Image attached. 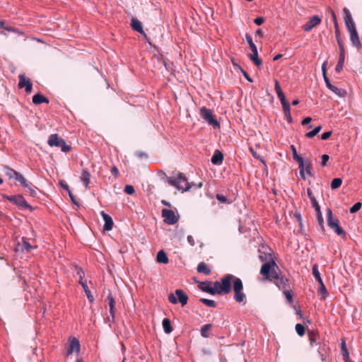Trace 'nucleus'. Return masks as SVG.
<instances>
[{
  "mask_svg": "<svg viewBox=\"0 0 362 362\" xmlns=\"http://www.w3.org/2000/svg\"><path fill=\"white\" fill-rule=\"evenodd\" d=\"M233 281V288L234 291V299L242 303L245 298V294L243 292V285L240 278L235 277L232 274H226L221 279V290L223 294H228L231 291V283Z\"/></svg>",
  "mask_w": 362,
  "mask_h": 362,
  "instance_id": "obj_1",
  "label": "nucleus"
},
{
  "mask_svg": "<svg viewBox=\"0 0 362 362\" xmlns=\"http://www.w3.org/2000/svg\"><path fill=\"white\" fill-rule=\"evenodd\" d=\"M167 181L170 185L175 187L182 192H187L191 188V185L182 173H180L177 177H167Z\"/></svg>",
  "mask_w": 362,
  "mask_h": 362,
  "instance_id": "obj_2",
  "label": "nucleus"
},
{
  "mask_svg": "<svg viewBox=\"0 0 362 362\" xmlns=\"http://www.w3.org/2000/svg\"><path fill=\"white\" fill-rule=\"evenodd\" d=\"M276 267V262L271 259L269 262L262 264L260 270V273L265 277V279L274 278L279 279L277 274L272 271V269Z\"/></svg>",
  "mask_w": 362,
  "mask_h": 362,
  "instance_id": "obj_3",
  "label": "nucleus"
},
{
  "mask_svg": "<svg viewBox=\"0 0 362 362\" xmlns=\"http://www.w3.org/2000/svg\"><path fill=\"white\" fill-rule=\"evenodd\" d=\"M48 144L50 146H57L61 148L62 151L66 153L70 151V146L67 145L65 141L58 136L57 134H52L48 140Z\"/></svg>",
  "mask_w": 362,
  "mask_h": 362,
  "instance_id": "obj_4",
  "label": "nucleus"
},
{
  "mask_svg": "<svg viewBox=\"0 0 362 362\" xmlns=\"http://www.w3.org/2000/svg\"><path fill=\"white\" fill-rule=\"evenodd\" d=\"M327 224L338 235H345L344 230L339 225L338 219L333 218L330 209H327Z\"/></svg>",
  "mask_w": 362,
  "mask_h": 362,
  "instance_id": "obj_5",
  "label": "nucleus"
},
{
  "mask_svg": "<svg viewBox=\"0 0 362 362\" xmlns=\"http://www.w3.org/2000/svg\"><path fill=\"white\" fill-rule=\"evenodd\" d=\"M200 115L209 125L213 126L214 128L219 127V123L214 119L212 112L210 109L202 107L200 109Z\"/></svg>",
  "mask_w": 362,
  "mask_h": 362,
  "instance_id": "obj_6",
  "label": "nucleus"
},
{
  "mask_svg": "<svg viewBox=\"0 0 362 362\" xmlns=\"http://www.w3.org/2000/svg\"><path fill=\"white\" fill-rule=\"evenodd\" d=\"M175 295L177 298L175 296L174 294H170L168 296L169 301L173 304H176L177 302L180 303L182 306L185 305L187 303L188 296L184 293V291L181 289H177L175 291Z\"/></svg>",
  "mask_w": 362,
  "mask_h": 362,
  "instance_id": "obj_7",
  "label": "nucleus"
},
{
  "mask_svg": "<svg viewBox=\"0 0 362 362\" xmlns=\"http://www.w3.org/2000/svg\"><path fill=\"white\" fill-rule=\"evenodd\" d=\"M162 216L164 218V222L169 225H173L178 221L175 212L171 209H163L162 210Z\"/></svg>",
  "mask_w": 362,
  "mask_h": 362,
  "instance_id": "obj_8",
  "label": "nucleus"
},
{
  "mask_svg": "<svg viewBox=\"0 0 362 362\" xmlns=\"http://www.w3.org/2000/svg\"><path fill=\"white\" fill-rule=\"evenodd\" d=\"M6 198L8 201L18 205L21 209L30 208V205L27 203V202L25 201V199L23 198V197L22 195L18 194V195L6 196Z\"/></svg>",
  "mask_w": 362,
  "mask_h": 362,
  "instance_id": "obj_9",
  "label": "nucleus"
},
{
  "mask_svg": "<svg viewBox=\"0 0 362 362\" xmlns=\"http://www.w3.org/2000/svg\"><path fill=\"white\" fill-rule=\"evenodd\" d=\"M344 12L345 14L344 15V21H345V24H346V26L349 32L351 30H356V28L355 25V23L352 18L351 14L350 11H349V9L346 8H344Z\"/></svg>",
  "mask_w": 362,
  "mask_h": 362,
  "instance_id": "obj_10",
  "label": "nucleus"
},
{
  "mask_svg": "<svg viewBox=\"0 0 362 362\" xmlns=\"http://www.w3.org/2000/svg\"><path fill=\"white\" fill-rule=\"evenodd\" d=\"M80 351V343L79 341L74 337L69 339V346L66 351V354L70 355L74 352L79 353Z\"/></svg>",
  "mask_w": 362,
  "mask_h": 362,
  "instance_id": "obj_11",
  "label": "nucleus"
},
{
  "mask_svg": "<svg viewBox=\"0 0 362 362\" xmlns=\"http://www.w3.org/2000/svg\"><path fill=\"white\" fill-rule=\"evenodd\" d=\"M325 82L326 83V86L330 90H332L333 93H334L336 95H337L339 97H344L346 92L345 90L344 89H341V88H339L334 86H333V84H331L328 77L327 76H325Z\"/></svg>",
  "mask_w": 362,
  "mask_h": 362,
  "instance_id": "obj_12",
  "label": "nucleus"
},
{
  "mask_svg": "<svg viewBox=\"0 0 362 362\" xmlns=\"http://www.w3.org/2000/svg\"><path fill=\"white\" fill-rule=\"evenodd\" d=\"M321 22V19L318 16H314L310 18V20L303 25V28L305 31L309 32L312 30V29L320 24Z\"/></svg>",
  "mask_w": 362,
  "mask_h": 362,
  "instance_id": "obj_13",
  "label": "nucleus"
},
{
  "mask_svg": "<svg viewBox=\"0 0 362 362\" xmlns=\"http://www.w3.org/2000/svg\"><path fill=\"white\" fill-rule=\"evenodd\" d=\"M250 48L252 52L249 54L250 59L254 62V64L256 66H259L262 64V59H260L258 57V52H257V48L256 45H255L253 46H251V47H250Z\"/></svg>",
  "mask_w": 362,
  "mask_h": 362,
  "instance_id": "obj_14",
  "label": "nucleus"
},
{
  "mask_svg": "<svg viewBox=\"0 0 362 362\" xmlns=\"http://www.w3.org/2000/svg\"><path fill=\"white\" fill-rule=\"evenodd\" d=\"M100 214L103 218V221L105 222V224H104V230H111L112 229V227H113V221H112V218H111V216L110 215H108L107 214H106L104 211H102L100 212Z\"/></svg>",
  "mask_w": 362,
  "mask_h": 362,
  "instance_id": "obj_15",
  "label": "nucleus"
},
{
  "mask_svg": "<svg viewBox=\"0 0 362 362\" xmlns=\"http://www.w3.org/2000/svg\"><path fill=\"white\" fill-rule=\"evenodd\" d=\"M131 25L134 30H135L141 34H145L144 31L143 30L142 23L138 19L133 18L132 19Z\"/></svg>",
  "mask_w": 362,
  "mask_h": 362,
  "instance_id": "obj_16",
  "label": "nucleus"
},
{
  "mask_svg": "<svg viewBox=\"0 0 362 362\" xmlns=\"http://www.w3.org/2000/svg\"><path fill=\"white\" fill-rule=\"evenodd\" d=\"M223 156L222 153L220 151L216 150L211 158V163L214 165H221L223 162Z\"/></svg>",
  "mask_w": 362,
  "mask_h": 362,
  "instance_id": "obj_17",
  "label": "nucleus"
},
{
  "mask_svg": "<svg viewBox=\"0 0 362 362\" xmlns=\"http://www.w3.org/2000/svg\"><path fill=\"white\" fill-rule=\"evenodd\" d=\"M349 34H350V40H351L353 45L356 46V47L361 45V41L359 40V37H358L356 29L349 31Z\"/></svg>",
  "mask_w": 362,
  "mask_h": 362,
  "instance_id": "obj_18",
  "label": "nucleus"
},
{
  "mask_svg": "<svg viewBox=\"0 0 362 362\" xmlns=\"http://www.w3.org/2000/svg\"><path fill=\"white\" fill-rule=\"evenodd\" d=\"M33 103L35 105H39L42 103H48L49 100L40 93H37L33 97Z\"/></svg>",
  "mask_w": 362,
  "mask_h": 362,
  "instance_id": "obj_19",
  "label": "nucleus"
},
{
  "mask_svg": "<svg viewBox=\"0 0 362 362\" xmlns=\"http://www.w3.org/2000/svg\"><path fill=\"white\" fill-rule=\"evenodd\" d=\"M298 163V168H299V173L300 177L303 179H306V175H305V165H306V160L304 161L303 159L301 158L296 160Z\"/></svg>",
  "mask_w": 362,
  "mask_h": 362,
  "instance_id": "obj_20",
  "label": "nucleus"
},
{
  "mask_svg": "<svg viewBox=\"0 0 362 362\" xmlns=\"http://www.w3.org/2000/svg\"><path fill=\"white\" fill-rule=\"evenodd\" d=\"M298 163V168H299V173L300 177L303 179H306V175H305V165H306V160L304 161L303 159L301 158L296 160Z\"/></svg>",
  "mask_w": 362,
  "mask_h": 362,
  "instance_id": "obj_21",
  "label": "nucleus"
},
{
  "mask_svg": "<svg viewBox=\"0 0 362 362\" xmlns=\"http://www.w3.org/2000/svg\"><path fill=\"white\" fill-rule=\"evenodd\" d=\"M341 353L345 362H350L349 352L346 349V342L342 340L341 342Z\"/></svg>",
  "mask_w": 362,
  "mask_h": 362,
  "instance_id": "obj_22",
  "label": "nucleus"
},
{
  "mask_svg": "<svg viewBox=\"0 0 362 362\" xmlns=\"http://www.w3.org/2000/svg\"><path fill=\"white\" fill-rule=\"evenodd\" d=\"M157 262L159 263L167 264L168 263V257L163 250H160L156 257Z\"/></svg>",
  "mask_w": 362,
  "mask_h": 362,
  "instance_id": "obj_23",
  "label": "nucleus"
},
{
  "mask_svg": "<svg viewBox=\"0 0 362 362\" xmlns=\"http://www.w3.org/2000/svg\"><path fill=\"white\" fill-rule=\"evenodd\" d=\"M107 298L108 305L110 307V313L111 316L112 317V318H114L115 317V304L114 298L112 297V294L110 293L108 294Z\"/></svg>",
  "mask_w": 362,
  "mask_h": 362,
  "instance_id": "obj_24",
  "label": "nucleus"
},
{
  "mask_svg": "<svg viewBox=\"0 0 362 362\" xmlns=\"http://www.w3.org/2000/svg\"><path fill=\"white\" fill-rule=\"evenodd\" d=\"M163 328L166 334H170L173 332L170 320L168 318H164L162 321Z\"/></svg>",
  "mask_w": 362,
  "mask_h": 362,
  "instance_id": "obj_25",
  "label": "nucleus"
},
{
  "mask_svg": "<svg viewBox=\"0 0 362 362\" xmlns=\"http://www.w3.org/2000/svg\"><path fill=\"white\" fill-rule=\"evenodd\" d=\"M197 272L199 273H203L206 275H209L211 274V269L204 262H201L198 264Z\"/></svg>",
  "mask_w": 362,
  "mask_h": 362,
  "instance_id": "obj_26",
  "label": "nucleus"
},
{
  "mask_svg": "<svg viewBox=\"0 0 362 362\" xmlns=\"http://www.w3.org/2000/svg\"><path fill=\"white\" fill-rule=\"evenodd\" d=\"M4 173L5 175L9 178V179H12V178H14L16 177V175H18V172L14 170L13 169L11 168L10 167H8V166H5L4 168Z\"/></svg>",
  "mask_w": 362,
  "mask_h": 362,
  "instance_id": "obj_27",
  "label": "nucleus"
},
{
  "mask_svg": "<svg viewBox=\"0 0 362 362\" xmlns=\"http://www.w3.org/2000/svg\"><path fill=\"white\" fill-rule=\"evenodd\" d=\"M18 246L21 247L22 251L30 252L33 247L24 238L22 239V243H18Z\"/></svg>",
  "mask_w": 362,
  "mask_h": 362,
  "instance_id": "obj_28",
  "label": "nucleus"
},
{
  "mask_svg": "<svg viewBox=\"0 0 362 362\" xmlns=\"http://www.w3.org/2000/svg\"><path fill=\"white\" fill-rule=\"evenodd\" d=\"M312 273H313V275L314 276V277L315 278V279L317 280V281L318 282V284L323 282L322 279L321 278V276H320V273L318 270L317 264H315L313 266Z\"/></svg>",
  "mask_w": 362,
  "mask_h": 362,
  "instance_id": "obj_29",
  "label": "nucleus"
},
{
  "mask_svg": "<svg viewBox=\"0 0 362 362\" xmlns=\"http://www.w3.org/2000/svg\"><path fill=\"white\" fill-rule=\"evenodd\" d=\"M90 175L88 173V171L86 170H83L81 174V180L86 187H87L90 183Z\"/></svg>",
  "mask_w": 362,
  "mask_h": 362,
  "instance_id": "obj_30",
  "label": "nucleus"
},
{
  "mask_svg": "<svg viewBox=\"0 0 362 362\" xmlns=\"http://www.w3.org/2000/svg\"><path fill=\"white\" fill-rule=\"evenodd\" d=\"M78 283L82 286L83 290H84V292L86 293L88 300L90 301V302H93L94 300V298L93 296L90 294V290L88 289V287L86 284V282L84 281H78Z\"/></svg>",
  "mask_w": 362,
  "mask_h": 362,
  "instance_id": "obj_31",
  "label": "nucleus"
},
{
  "mask_svg": "<svg viewBox=\"0 0 362 362\" xmlns=\"http://www.w3.org/2000/svg\"><path fill=\"white\" fill-rule=\"evenodd\" d=\"M200 288H201L202 291H203L204 292H206V293H209L211 295H212V293L214 292V290L211 288V283H209V282H203V283H202V284L200 286Z\"/></svg>",
  "mask_w": 362,
  "mask_h": 362,
  "instance_id": "obj_32",
  "label": "nucleus"
},
{
  "mask_svg": "<svg viewBox=\"0 0 362 362\" xmlns=\"http://www.w3.org/2000/svg\"><path fill=\"white\" fill-rule=\"evenodd\" d=\"M26 191L32 196L35 197L37 195V188L35 187L32 183L29 182L28 186L25 187Z\"/></svg>",
  "mask_w": 362,
  "mask_h": 362,
  "instance_id": "obj_33",
  "label": "nucleus"
},
{
  "mask_svg": "<svg viewBox=\"0 0 362 362\" xmlns=\"http://www.w3.org/2000/svg\"><path fill=\"white\" fill-rule=\"evenodd\" d=\"M221 287V283L219 281H215L213 283V286H211L212 289L214 290V292L212 295H222V291L220 288Z\"/></svg>",
  "mask_w": 362,
  "mask_h": 362,
  "instance_id": "obj_34",
  "label": "nucleus"
},
{
  "mask_svg": "<svg viewBox=\"0 0 362 362\" xmlns=\"http://www.w3.org/2000/svg\"><path fill=\"white\" fill-rule=\"evenodd\" d=\"M344 61H345V57L339 56L337 64L335 68L336 72L339 73L341 71L343 66H344Z\"/></svg>",
  "mask_w": 362,
  "mask_h": 362,
  "instance_id": "obj_35",
  "label": "nucleus"
},
{
  "mask_svg": "<svg viewBox=\"0 0 362 362\" xmlns=\"http://www.w3.org/2000/svg\"><path fill=\"white\" fill-rule=\"evenodd\" d=\"M212 327V325L211 324H206V325H204L202 328H201V335L204 337V338H208L209 337V334L207 333V332Z\"/></svg>",
  "mask_w": 362,
  "mask_h": 362,
  "instance_id": "obj_36",
  "label": "nucleus"
},
{
  "mask_svg": "<svg viewBox=\"0 0 362 362\" xmlns=\"http://www.w3.org/2000/svg\"><path fill=\"white\" fill-rule=\"evenodd\" d=\"M199 300H200V302H202V303H204V305H206L208 307L216 308L217 305L216 303L213 300H210V299H207V298H201Z\"/></svg>",
  "mask_w": 362,
  "mask_h": 362,
  "instance_id": "obj_37",
  "label": "nucleus"
},
{
  "mask_svg": "<svg viewBox=\"0 0 362 362\" xmlns=\"http://www.w3.org/2000/svg\"><path fill=\"white\" fill-rule=\"evenodd\" d=\"M15 180L18 182H19L22 186L24 187L28 186V184L29 183L25 178L19 173H18V175L15 177Z\"/></svg>",
  "mask_w": 362,
  "mask_h": 362,
  "instance_id": "obj_38",
  "label": "nucleus"
},
{
  "mask_svg": "<svg viewBox=\"0 0 362 362\" xmlns=\"http://www.w3.org/2000/svg\"><path fill=\"white\" fill-rule=\"evenodd\" d=\"M30 82V80H26L24 74H20L19 75V83H18V87L20 88H25L26 86V83Z\"/></svg>",
  "mask_w": 362,
  "mask_h": 362,
  "instance_id": "obj_39",
  "label": "nucleus"
},
{
  "mask_svg": "<svg viewBox=\"0 0 362 362\" xmlns=\"http://www.w3.org/2000/svg\"><path fill=\"white\" fill-rule=\"evenodd\" d=\"M321 129V126L316 127L313 130L306 133L305 136L308 138H313L320 132Z\"/></svg>",
  "mask_w": 362,
  "mask_h": 362,
  "instance_id": "obj_40",
  "label": "nucleus"
},
{
  "mask_svg": "<svg viewBox=\"0 0 362 362\" xmlns=\"http://www.w3.org/2000/svg\"><path fill=\"white\" fill-rule=\"evenodd\" d=\"M341 183H342V180L341 178H334L332 181L331 188L332 189H336L341 186Z\"/></svg>",
  "mask_w": 362,
  "mask_h": 362,
  "instance_id": "obj_41",
  "label": "nucleus"
},
{
  "mask_svg": "<svg viewBox=\"0 0 362 362\" xmlns=\"http://www.w3.org/2000/svg\"><path fill=\"white\" fill-rule=\"evenodd\" d=\"M274 89H275V91L277 94V96L278 98H283V96L284 95L281 88V86L279 85V83L278 81H275V86H274Z\"/></svg>",
  "mask_w": 362,
  "mask_h": 362,
  "instance_id": "obj_42",
  "label": "nucleus"
},
{
  "mask_svg": "<svg viewBox=\"0 0 362 362\" xmlns=\"http://www.w3.org/2000/svg\"><path fill=\"white\" fill-rule=\"evenodd\" d=\"M320 288H319V293L322 296V298L325 299L327 295V291L326 289V287L324 284V283H320Z\"/></svg>",
  "mask_w": 362,
  "mask_h": 362,
  "instance_id": "obj_43",
  "label": "nucleus"
},
{
  "mask_svg": "<svg viewBox=\"0 0 362 362\" xmlns=\"http://www.w3.org/2000/svg\"><path fill=\"white\" fill-rule=\"evenodd\" d=\"M312 165L310 163V161L308 160H306V165H305V175H307V176H312L313 174H312Z\"/></svg>",
  "mask_w": 362,
  "mask_h": 362,
  "instance_id": "obj_44",
  "label": "nucleus"
},
{
  "mask_svg": "<svg viewBox=\"0 0 362 362\" xmlns=\"http://www.w3.org/2000/svg\"><path fill=\"white\" fill-rule=\"evenodd\" d=\"M296 331L299 336L302 337L305 334V327L301 324H296Z\"/></svg>",
  "mask_w": 362,
  "mask_h": 362,
  "instance_id": "obj_45",
  "label": "nucleus"
},
{
  "mask_svg": "<svg viewBox=\"0 0 362 362\" xmlns=\"http://www.w3.org/2000/svg\"><path fill=\"white\" fill-rule=\"evenodd\" d=\"M332 16L334 19V25H335V34H336V37H337V40H340V37H339V28L337 27V23L336 22V16H335V13H334V11H332Z\"/></svg>",
  "mask_w": 362,
  "mask_h": 362,
  "instance_id": "obj_46",
  "label": "nucleus"
},
{
  "mask_svg": "<svg viewBox=\"0 0 362 362\" xmlns=\"http://www.w3.org/2000/svg\"><path fill=\"white\" fill-rule=\"evenodd\" d=\"M361 202H356L355 203L353 206L350 209V213L354 214L357 212L361 208Z\"/></svg>",
  "mask_w": 362,
  "mask_h": 362,
  "instance_id": "obj_47",
  "label": "nucleus"
},
{
  "mask_svg": "<svg viewBox=\"0 0 362 362\" xmlns=\"http://www.w3.org/2000/svg\"><path fill=\"white\" fill-rule=\"evenodd\" d=\"M291 151H292L293 160H298V159L302 158L301 156H300L298 154L296 148V147L293 145L291 146Z\"/></svg>",
  "mask_w": 362,
  "mask_h": 362,
  "instance_id": "obj_48",
  "label": "nucleus"
},
{
  "mask_svg": "<svg viewBox=\"0 0 362 362\" xmlns=\"http://www.w3.org/2000/svg\"><path fill=\"white\" fill-rule=\"evenodd\" d=\"M310 199H311L312 205L314 207V209H315L316 212L320 211V206L318 202H317V200L315 199V198L310 197Z\"/></svg>",
  "mask_w": 362,
  "mask_h": 362,
  "instance_id": "obj_49",
  "label": "nucleus"
},
{
  "mask_svg": "<svg viewBox=\"0 0 362 362\" xmlns=\"http://www.w3.org/2000/svg\"><path fill=\"white\" fill-rule=\"evenodd\" d=\"M316 213H317V222L321 226L322 228H324V220H323V217H322L321 211L316 212Z\"/></svg>",
  "mask_w": 362,
  "mask_h": 362,
  "instance_id": "obj_50",
  "label": "nucleus"
},
{
  "mask_svg": "<svg viewBox=\"0 0 362 362\" xmlns=\"http://www.w3.org/2000/svg\"><path fill=\"white\" fill-rule=\"evenodd\" d=\"M279 100L281 101V103L282 105L283 110L287 109L290 107V105L286 101V99L285 98V95L283 96V98H279Z\"/></svg>",
  "mask_w": 362,
  "mask_h": 362,
  "instance_id": "obj_51",
  "label": "nucleus"
},
{
  "mask_svg": "<svg viewBox=\"0 0 362 362\" xmlns=\"http://www.w3.org/2000/svg\"><path fill=\"white\" fill-rule=\"evenodd\" d=\"M216 199H217L218 202H221V203H228V204L230 203V202L228 201V199H227L226 197H224L223 195H222V194H217L216 195Z\"/></svg>",
  "mask_w": 362,
  "mask_h": 362,
  "instance_id": "obj_52",
  "label": "nucleus"
},
{
  "mask_svg": "<svg viewBox=\"0 0 362 362\" xmlns=\"http://www.w3.org/2000/svg\"><path fill=\"white\" fill-rule=\"evenodd\" d=\"M284 110V116H285L286 120L288 122H291L292 117H291V113H290V107L287 108V109H285V110Z\"/></svg>",
  "mask_w": 362,
  "mask_h": 362,
  "instance_id": "obj_53",
  "label": "nucleus"
},
{
  "mask_svg": "<svg viewBox=\"0 0 362 362\" xmlns=\"http://www.w3.org/2000/svg\"><path fill=\"white\" fill-rule=\"evenodd\" d=\"M134 188L132 185H126L124 187V192L127 194H132L134 193Z\"/></svg>",
  "mask_w": 362,
  "mask_h": 362,
  "instance_id": "obj_54",
  "label": "nucleus"
},
{
  "mask_svg": "<svg viewBox=\"0 0 362 362\" xmlns=\"http://www.w3.org/2000/svg\"><path fill=\"white\" fill-rule=\"evenodd\" d=\"M76 274L79 277V281H83V276H84V272L82 270V269L81 268H76Z\"/></svg>",
  "mask_w": 362,
  "mask_h": 362,
  "instance_id": "obj_55",
  "label": "nucleus"
},
{
  "mask_svg": "<svg viewBox=\"0 0 362 362\" xmlns=\"http://www.w3.org/2000/svg\"><path fill=\"white\" fill-rule=\"evenodd\" d=\"M329 158V157L327 154H324L322 156V162H321L322 166L324 167L327 165V163Z\"/></svg>",
  "mask_w": 362,
  "mask_h": 362,
  "instance_id": "obj_56",
  "label": "nucleus"
},
{
  "mask_svg": "<svg viewBox=\"0 0 362 362\" xmlns=\"http://www.w3.org/2000/svg\"><path fill=\"white\" fill-rule=\"evenodd\" d=\"M332 135V132H324L322 135H321V139L322 140H327L328 139L330 136Z\"/></svg>",
  "mask_w": 362,
  "mask_h": 362,
  "instance_id": "obj_57",
  "label": "nucleus"
},
{
  "mask_svg": "<svg viewBox=\"0 0 362 362\" xmlns=\"http://www.w3.org/2000/svg\"><path fill=\"white\" fill-rule=\"evenodd\" d=\"M338 43H339V49H340L339 56L345 57V50H344L342 43L339 40H338Z\"/></svg>",
  "mask_w": 362,
  "mask_h": 362,
  "instance_id": "obj_58",
  "label": "nucleus"
},
{
  "mask_svg": "<svg viewBox=\"0 0 362 362\" xmlns=\"http://www.w3.org/2000/svg\"><path fill=\"white\" fill-rule=\"evenodd\" d=\"M254 22L256 25H260L264 22V18L262 17H257L255 19Z\"/></svg>",
  "mask_w": 362,
  "mask_h": 362,
  "instance_id": "obj_59",
  "label": "nucleus"
},
{
  "mask_svg": "<svg viewBox=\"0 0 362 362\" xmlns=\"http://www.w3.org/2000/svg\"><path fill=\"white\" fill-rule=\"evenodd\" d=\"M245 38L250 47L255 45V43L252 41V38L249 34H246Z\"/></svg>",
  "mask_w": 362,
  "mask_h": 362,
  "instance_id": "obj_60",
  "label": "nucleus"
},
{
  "mask_svg": "<svg viewBox=\"0 0 362 362\" xmlns=\"http://www.w3.org/2000/svg\"><path fill=\"white\" fill-rule=\"evenodd\" d=\"M32 87H33V85H32V83H31V82L26 83V86H25V92H26V93H31V91H32Z\"/></svg>",
  "mask_w": 362,
  "mask_h": 362,
  "instance_id": "obj_61",
  "label": "nucleus"
},
{
  "mask_svg": "<svg viewBox=\"0 0 362 362\" xmlns=\"http://www.w3.org/2000/svg\"><path fill=\"white\" fill-rule=\"evenodd\" d=\"M284 294H285L286 298L289 302H291V300H292V295H291V293H290V291H286L284 292Z\"/></svg>",
  "mask_w": 362,
  "mask_h": 362,
  "instance_id": "obj_62",
  "label": "nucleus"
},
{
  "mask_svg": "<svg viewBox=\"0 0 362 362\" xmlns=\"http://www.w3.org/2000/svg\"><path fill=\"white\" fill-rule=\"evenodd\" d=\"M312 121V118L310 117H305L302 122L301 124L303 125H305L309 124Z\"/></svg>",
  "mask_w": 362,
  "mask_h": 362,
  "instance_id": "obj_63",
  "label": "nucleus"
},
{
  "mask_svg": "<svg viewBox=\"0 0 362 362\" xmlns=\"http://www.w3.org/2000/svg\"><path fill=\"white\" fill-rule=\"evenodd\" d=\"M187 239L188 243L190 244V245H192V246L194 245V244H195L194 240L192 235H188Z\"/></svg>",
  "mask_w": 362,
  "mask_h": 362,
  "instance_id": "obj_64",
  "label": "nucleus"
}]
</instances>
